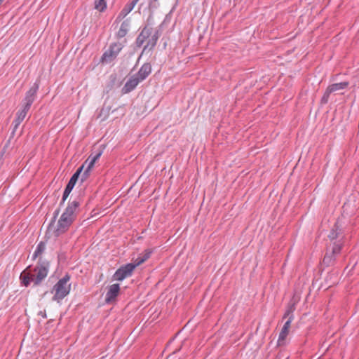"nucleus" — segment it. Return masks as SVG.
Listing matches in <instances>:
<instances>
[{"label":"nucleus","mask_w":359,"mask_h":359,"mask_svg":"<svg viewBox=\"0 0 359 359\" xmlns=\"http://www.w3.org/2000/svg\"><path fill=\"white\" fill-rule=\"evenodd\" d=\"M135 269V265L132 264H127L121 266L114 273L113 278L118 281H122L125 278L130 277Z\"/></svg>","instance_id":"9"},{"label":"nucleus","mask_w":359,"mask_h":359,"mask_svg":"<svg viewBox=\"0 0 359 359\" xmlns=\"http://www.w3.org/2000/svg\"><path fill=\"white\" fill-rule=\"evenodd\" d=\"M292 320L293 316H290L289 318L285 323L283 327H282L278 339V346H283L285 344V340L289 333V330Z\"/></svg>","instance_id":"11"},{"label":"nucleus","mask_w":359,"mask_h":359,"mask_svg":"<svg viewBox=\"0 0 359 359\" xmlns=\"http://www.w3.org/2000/svg\"><path fill=\"white\" fill-rule=\"evenodd\" d=\"M124 45L120 42H115L110 44L108 50H107L101 57L100 62L102 63H110L115 60Z\"/></svg>","instance_id":"4"},{"label":"nucleus","mask_w":359,"mask_h":359,"mask_svg":"<svg viewBox=\"0 0 359 359\" xmlns=\"http://www.w3.org/2000/svg\"><path fill=\"white\" fill-rule=\"evenodd\" d=\"M31 106H32L31 104L27 103V102H24V104H23V106H22V109L21 110L22 111H24V113H25L27 114L28 111L29 110Z\"/></svg>","instance_id":"27"},{"label":"nucleus","mask_w":359,"mask_h":359,"mask_svg":"<svg viewBox=\"0 0 359 359\" xmlns=\"http://www.w3.org/2000/svg\"><path fill=\"white\" fill-rule=\"evenodd\" d=\"M22 123V121H18V118H16L13 122V132L18 128V127L19 126V125Z\"/></svg>","instance_id":"28"},{"label":"nucleus","mask_w":359,"mask_h":359,"mask_svg":"<svg viewBox=\"0 0 359 359\" xmlns=\"http://www.w3.org/2000/svg\"><path fill=\"white\" fill-rule=\"evenodd\" d=\"M152 33V27L148 25L144 26L140 33L138 34L136 40L135 45L137 47L140 48L144 43L148 39Z\"/></svg>","instance_id":"10"},{"label":"nucleus","mask_w":359,"mask_h":359,"mask_svg":"<svg viewBox=\"0 0 359 359\" xmlns=\"http://www.w3.org/2000/svg\"><path fill=\"white\" fill-rule=\"evenodd\" d=\"M59 214V210H56L55 212H54V217L53 218V220H52V222H54L57 216Z\"/></svg>","instance_id":"32"},{"label":"nucleus","mask_w":359,"mask_h":359,"mask_svg":"<svg viewBox=\"0 0 359 359\" xmlns=\"http://www.w3.org/2000/svg\"><path fill=\"white\" fill-rule=\"evenodd\" d=\"M39 88V82L36 81L32 86L29 88V90L26 93L25 97L24 98V102L27 103H29L31 104H33L34 101L36 99L37 91Z\"/></svg>","instance_id":"12"},{"label":"nucleus","mask_w":359,"mask_h":359,"mask_svg":"<svg viewBox=\"0 0 359 359\" xmlns=\"http://www.w3.org/2000/svg\"><path fill=\"white\" fill-rule=\"evenodd\" d=\"M39 315L41 316L43 318H47L46 311H39Z\"/></svg>","instance_id":"31"},{"label":"nucleus","mask_w":359,"mask_h":359,"mask_svg":"<svg viewBox=\"0 0 359 359\" xmlns=\"http://www.w3.org/2000/svg\"><path fill=\"white\" fill-rule=\"evenodd\" d=\"M140 0H133L130 2H128L124 8L121 10L120 13H121L122 15L126 17L134 8L135 5L138 3Z\"/></svg>","instance_id":"17"},{"label":"nucleus","mask_w":359,"mask_h":359,"mask_svg":"<svg viewBox=\"0 0 359 359\" xmlns=\"http://www.w3.org/2000/svg\"><path fill=\"white\" fill-rule=\"evenodd\" d=\"M151 253H152V250H151L147 249V250H144V254L140 255V257L142 259H144V261L145 262L146 260H147L150 257Z\"/></svg>","instance_id":"23"},{"label":"nucleus","mask_w":359,"mask_h":359,"mask_svg":"<svg viewBox=\"0 0 359 359\" xmlns=\"http://www.w3.org/2000/svg\"><path fill=\"white\" fill-rule=\"evenodd\" d=\"M71 276L66 273L60 278L53 287L50 292L54 294L52 300L60 303L65 297H67L71 290V283H69Z\"/></svg>","instance_id":"3"},{"label":"nucleus","mask_w":359,"mask_h":359,"mask_svg":"<svg viewBox=\"0 0 359 359\" xmlns=\"http://www.w3.org/2000/svg\"><path fill=\"white\" fill-rule=\"evenodd\" d=\"M92 168H89V165L87 166L86 169L83 172L81 176V181L83 182L89 175V172Z\"/></svg>","instance_id":"25"},{"label":"nucleus","mask_w":359,"mask_h":359,"mask_svg":"<svg viewBox=\"0 0 359 359\" xmlns=\"http://www.w3.org/2000/svg\"><path fill=\"white\" fill-rule=\"evenodd\" d=\"M46 249V244L44 242H40L37 246L36 248L32 255V259H35L36 257L40 256L45 250Z\"/></svg>","instance_id":"19"},{"label":"nucleus","mask_w":359,"mask_h":359,"mask_svg":"<svg viewBox=\"0 0 359 359\" xmlns=\"http://www.w3.org/2000/svg\"><path fill=\"white\" fill-rule=\"evenodd\" d=\"M349 86L348 81H343L340 83H336L328 86L326 88L322 98H321V104H326L330 98V95L331 93H334L338 92L339 90H342L346 89Z\"/></svg>","instance_id":"6"},{"label":"nucleus","mask_w":359,"mask_h":359,"mask_svg":"<svg viewBox=\"0 0 359 359\" xmlns=\"http://www.w3.org/2000/svg\"><path fill=\"white\" fill-rule=\"evenodd\" d=\"M150 36L152 38H156V40L158 41V38L160 37V33L158 30H156L153 34H151Z\"/></svg>","instance_id":"30"},{"label":"nucleus","mask_w":359,"mask_h":359,"mask_svg":"<svg viewBox=\"0 0 359 359\" xmlns=\"http://www.w3.org/2000/svg\"><path fill=\"white\" fill-rule=\"evenodd\" d=\"M79 206L80 202L77 200L72 202L69 201L67 208L58 220L57 227L55 231L56 236H59L61 233L67 231L76 217Z\"/></svg>","instance_id":"2"},{"label":"nucleus","mask_w":359,"mask_h":359,"mask_svg":"<svg viewBox=\"0 0 359 359\" xmlns=\"http://www.w3.org/2000/svg\"><path fill=\"white\" fill-rule=\"evenodd\" d=\"M343 247L341 243H332L331 250L327 248L323 260V264L325 266H333L336 262L337 257L341 253Z\"/></svg>","instance_id":"5"},{"label":"nucleus","mask_w":359,"mask_h":359,"mask_svg":"<svg viewBox=\"0 0 359 359\" xmlns=\"http://www.w3.org/2000/svg\"><path fill=\"white\" fill-rule=\"evenodd\" d=\"M144 262V259H142L140 255L138 256V257L134 261V262L131 263V264H132V265H135V269L137 266H138L139 265L142 264Z\"/></svg>","instance_id":"24"},{"label":"nucleus","mask_w":359,"mask_h":359,"mask_svg":"<svg viewBox=\"0 0 359 359\" xmlns=\"http://www.w3.org/2000/svg\"><path fill=\"white\" fill-rule=\"evenodd\" d=\"M49 262L40 257L33 271L27 273L26 271H24L21 273L20 278L22 284L25 287H27L31 282H33L34 285H39L47 276Z\"/></svg>","instance_id":"1"},{"label":"nucleus","mask_w":359,"mask_h":359,"mask_svg":"<svg viewBox=\"0 0 359 359\" xmlns=\"http://www.w3.org/2000/svg\"><path fill=\"white\" fill-rule=\"evenodd\" d=\"M154 1H157L158 0H153Z\"/></svg>","instance_id":"33"},{"label":"nucleus","mask_w":359,"mask_h":359,"mask_svg":"<svg viewBox=\"0 0 359 359\" xmlns=\"http://www.w3.org/2000/svg\"><path fill=\"white\" fill-rule=\"evenodd\" d=\"M126 17L122 15L121 13H119V14L118 15V16L116 17V20H115V22L116 23H118L120 22L123 19H124Z\"/></svg>","instance_id":"29"},{"label":"nucleus","mask_w":359,"mask_h":359,"mask_svg":"<svg viewBox=\"0 0 359 359\" xmlns=\"http://www.w3.org/2000/svg\"><path fill=\"white\" fill-rule=\"evenodd\" d=\"M83 168H84V165H82L81 167H79L77 170L73 174V175L72 176V177L70 178L69 181L68 182L65 189V191H64V193H63V196H62V201L60 203V206L62 205L65 203V201H66V199L67 198V197L69 196V194L71 193V191H72L73 188L74 187L81 172L83 171Z\"/></svg>","instance_id":"8"},{"label":"nucleus","mask_w":359,"mask_h":359,"mask_svg":"<svg viewBox=\"0 0 359 359\" xmlns=\"http://www.w3.org/2000/svg\"><path fill=\"white\" fill-rule=\"evenodd\" d=\"M101 155H102V151H100L93 157H91V156H90L88 157V158L86 160V161L85 162V163H88V165H89V168H92L94 166L95 162L100 158Z\"/></svg>","instance_id":"20"},{"label":"nucleus","mask_w":359,"mask_h":359,"mask_svg":"<svg viewBox=\"0 0 359 359\" xmlns=\"http://www.w3.org/2000/svg\"><path fill=\"white\" fill-rule=\"evenodd\" d=\"M140 83L138 79L135 76H132L129 78V79L126 81L124 86L122 88V93L123 94H127L133 91L137 86Z\"/></svg>","instance_id":"14"},{"label":"nucleus","mask_w":359,"mask_h":359,"mask_svg":"<svg viewBox=\"0 0 359 359\" xmlns=\"http://www.w3.org/2000/svg\"><path fill=\"white\" fill-rule=\"evenodd\" d=\"M328 238L331 241H333V243H341V247H344L345 242V233L339 222H337L334 225L328 235Z\"/></svg>","instance_id":"7"},{"label":"nucleus","mask_w":359,"mask_h":359,"mask_svg":"<svg viewBox=\"0 0 359 359\" xmlns=\"http://www.w3.org/2000/svg\"><path fill=\"white\" fill-rule=\"evenodd\" d=\"M27 114L25 113H24V111H22V110H20L18 113H17V117L18 118V121H22L26 117Z\"/></svg>","instance_id":"26"},{"label":"nucleus","mask_w":359,"mask_h":359,"mask_svg":"<svg viewBox=\"0 0 359 359\" xmlns=\"http://www.w3.org/2000/svg\"><path fill=\"white\" fill-rule=\"evenodd\" d=\"M120 292L119 284H113L109 286V288L106 294L105 302L110 303L114 301Z\"/></svg>","instance_id":"15"},{"label":"nucleus","mask_w":359,"mask_h":359,"mask_svg":"<svg viewBox=\"0 0 359 359\" xmlns=\"http://www.w3.org/2000/svg\"><path fill=\"white\" fill-rule=\"evenodd\" d=\"M107 8L105 0H97L95 1V8L100 12H103Z\"/></svg>","instance_id":"21"},{"label":"nucleus","mask_w":359,"mask_h":359,"mask_svg":"<svg viewBox=\"0 0 359 359\" xmlns=\"http://www.w3.org/2000/svg\"><path fill=\"white\" fill-rule=\"evenodd\" d=\"M151 65L150 63H144L139 69L135 76L142 82L145 80L151 72Z\"/></svg>","instance_id":"13"},{"label":"nucleus","mask_w":359,"mask_h":359,"mask_svg":"<svg viewBox=\"0 0 359 359\" xmlns=\"http://www.w3.org/2000/svg\"><path fill=\"white\" fill-rule=\"evenodd\" d=\"M130 27V20L126 19L123 20L121 25V27L117 32L116 36L118 39L123 38L128 32Z\"/></svg>","instance_id":"16"},{"label":"nucleus","mask_w":359,"mask_h":359,"mask_svg":"<svg viewBox=\"0 0 359 359\" xmlns=\"http://www.w3.org/2000/svg\"><path fill=\"white\" fill-rule=\"evenodd\" d=\"M157 41H158L156 40V38H152L151 36H150L148 39L147 44L143 48L142 54L144 52L147 51V50H152L154 48V47L156 46Z\"/></svg>","instance_id":"18"},{"label":"nucleus","mask_w":359,"mask_h":359,"mask_svg":"<svg viewBox=\"0 0 359 359\" xmlns=\"http://www.w3.org/2000/svg\"><path fill=\"white\" fill-rule=\"evenodd\" d=\"M295 310V306L294 304H292V305H290L287 308V309L286 310L284 316H283V318H289L290 316H293V312Z\"/></svg>","instance_id":"22"}]
</instances>
